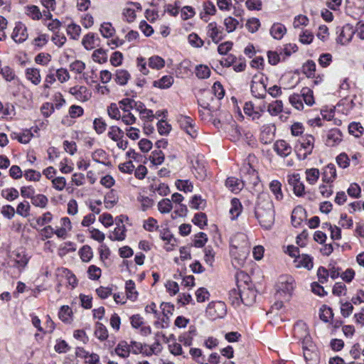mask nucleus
<instances>
[{"mask_svg":"<svg viewBox=\"0 0 364 364\" xmlns=\"http://www.w3.org/2000/svg\"><path fill=\"white\" fill-rule=\"evenodd\" d=\"M255 215L260 225L265 229H270L274 223V206L269 196L266 193L258 198Z\"/></svg>","mask_w":364,"mask_h":364,"instance_id":"nucleus-1","label":"nucleus"},{"mask_svg":"<svg viewBox=\"0 0 364 364\" xmlns=\"http://www.w3.org/2000/svg\"><path fill=\"white\" fill-rule=\"evenodd\" d=\"M250 277L244 272H239L236 274V281L240 298L245 306H252L256 300V291L249 284Z\"/></svg>","mask_w":364,"mask_h":364,"instance_id":"nucleus-2","label":"nucleus"},{"mask_svg":"<svg viewBox=\"0 0 364 364\" xmlns=\"http://www.w3.org/2000/svg\"><path fill=\"white\" fill-rule=\"evenodd\" d=\"M213 95L218 100L223 98L225 90L219 82H215L213 84L211 90L203 91L201 97L198 100L200 107L210 111L211 109L210 102L213 100Z\"/></svg>","mask_w":364,"mask_h":364,"instance_id":"nucleus-3","label":"nucleus"},{"mask_svg":"<svg viewBox=\"0 0 364 364\" xmlns=\"http://www.w3.org/2000/svg\"><path fill=\"white\" fill-rule=\"evenodd\" d=\"M296 282L291 275H282L279 277L277 284V294L287 299H289L294 289Z\"/></svg>","mask_w":364,"mask_h":364,"instance_id":"nucleus-4","label":"nucleus"},{"mask_svg":"<svg viewBox=\"0 0 364 364\" xmlns=\"http://www.w3.org/2000/svg\"><path fill=\"white\" fill-rule=\"evenodd\" d=\"M266 77L262 73L255 74L251 81V92L255 97L262 99L264 98L267 93Z\"/></svg>","mask_w":364,"mask_h":364,"instance_id":"nucleus-5","label":"nucleus"},{"mask_svg":"<svg viewBox=\"0 0 364 364\" xmlns=\"http://www.w3.org/2000/svg\"><path fill=\"white\" fill-rule=\"evenodd\" d=\"M315 139L311 134H306L299 140V145L296 146L298 156L303 159H306L312 153L314 147Z\"/></svg>","mask_w":364,"mask_h":364,"instance_id":"nucleus-6","label":"nucleus"},{"mask_svg":"<svg viewBox=\"0 0 364 364\" xmlns=\"http://www.w3.org/2000/svg\"><path fill=\"white\" fill-rule=\"evenodd\" d=\"M206 314L213 320L223 318L226 314V306L223 301L211 302L207 306Z\"/></svg>","mask_w":364,"mask_h":364,"instance_id":"nucleus-7","label":"nucleus"},{"mask_svg":"<svg viewBox=\"0 0 364 364\" xmlns=\"http://www.w3.org/2000/svg\"><path fill=\"white\" fill-rule=\"evenodd\" d=\"M249 253L250 248H230L232 264L236 268L243 267Z\"/></svg>","mask_w":364,"mask_h":364,"instance_id":"nucleus-8","label":"nucleus"},{"mask_svg":"<svg viewBox=\"0 0 364 364\" xmlns=\"http://www.w3.org/2000/svg\"><path fill=\"white\" fill-rule=\"evenodd\" d=\"M16 43H22L28 38L27 27L22 22H17L11 36Z\"/></svg>","mask_w":364,"mask_h":364,"instance_id":"nucleus-9","label":"nucleus"},{"mask_svg":"<svg viewBox=\"0 0 364 364\" xmlns=\"http://www.w3.org/2000/svg\"><path fill=\"white\" fill-rule=\"evenodd\" d=\"M69 93L80 102H86L91 97V92L90 90L83 85H77L70 87Z\"/></svg>","mask_w":364,"mask_h":364,"instance_id":"nucleus-10","label":"nucleus"},{"mask_svg":"<svg viewBox=\"0 0 364 364\" xmlns=\"http://www.w3.org/2000/svg\"><path fill=\"white\" fill-rule=\"evenodd\" d=\"M273 149L282 158L288 157L292 153L291 145L286 141L280 139L274 142Z\"/></svg>","mask_w":364,"mask_h":364,"instance_id":"nucleus-11","label":"nucleus"},{"mask_svg":"<svg viewBox=\"0 0 364 364\" xmlns=\"http://www.w3.org/2000/svg\"><path fill=\"white\" fill-rule=\"evenodd\" d=\"M288 183L293 187L294 193L297 196H301L304 193L305 187L299 173L289 175Z\"/></svg>","mask_w":364,"mask_h":364,"instance_id":"nucleus-12","label":"nucleus"},{"mask_svg":"<svg viewBox=\"0 0 364 364\" xmlns=\"http://www.w3.org/2000/svg\"><path fill=\"white\" fill-rule=\"evenodd\" d=\"M207 34L213 42L218 43L223 38V31L215 22L210 23L207 26Z\"/></svg>","mask_w":364,"mask_h":364,"instance_id":"nucleus-13","label":"nucleus"},{"mask_svg":"<svg viewBox=\"0 0 364 364\" xmlns=\"http://www.w3.org/2000/svg\"><path fill=\"white\" fill-rule=\"evenodd\" d=\"M230 248H250L247 236L242 232H237L230 240Z\"/></svg>","mask_w":364,"mask_h":364,"instance_id":"nucleus-14","label":"nucleus"},{"mask_svg":"<svg viewBox=\"0 0 364 364\" xmlns=\"http://www.w3.org/2000/svg\"><path fill=\"white\" fill-rule=\"evenodd\" d=\"M25 77L28 81L36 86L40 85L42 81L41 70L37 68H27L25 70Z\"/></svg>","mask_w":364,"mask_h":364,"instance_id":"nucleus-15","label":"nucleus"},{"mask_svg":"<svg viewBox=\"0 0 364 364\" xmlns=\"http://www.w3.org/2000/svg\"><path fill=\"white\" fill-rule=\"evenodd\" d=\"M322 181L326 183L331 184L336 178V166L333 164H328L323 168L321 173Z\"/></svg>","mask_w":364,"mask_h":364,"instance_id":"nucleus-16","label":"nucleus"},{"mask_svg":"<svg viewBox=\"0 0 364 364\" xmlns=\"http://www.w3.org/2000/svg\"><path fill=\"white\" fill-rule=\"evenodd\" d=\"M294 266L296 268H306L310 270L314 267L313 258L308 255L302 254L298 255L294 260Z\"/></svg>","mask_w":364,"mask_h":364,"instance_id":"nucleus-17","label":"nucleus"},{"mask_svg":"<svg viewBox=\"0 0 364 364\" xmlns=\"http://www.w3.org/2000/svg\"><path fill=\"white\" fill-rule=\"evenodd\" d=\"M342 140V133L338 129H333L328 131L326 135V144L328 146H334L338 144Z\"/></svg>","mask_w":364,"mask_h":364,"instance_id":"nucleus-18","label":"nucleus"},{"mask_svg":"<svg viewBox=\"0 0 364 364\" xmlns=\"http://www.w3.org/2000/svg\"><path fill=\"white\" fill-rule=\"evenodd\" d=\"M354 34V31L353 28L348 25H346L343 27L341 31L339 33L338 37V42L342 45H346L348 43Z\"/></svg>","mask_w":364,"mask_h":364,"instance_id":"nucleus-19","label":"nucleus"},{"mask_svg":"<svg viewBox=\"0 0 364 364\" xmlns=\"http://www.w3.org/2000/svg\"><path fill=\"white\" fill-rule=\"evenodd\" d=\"M306 218V211L301 206L296 207L291 213V223L294 227L299 226Z\"/></svg>","mask_w":364,"mask_h":364,"instance_id":"nucleus-20","label":"nucleus"},{"mask_svg":"<svg viewBox=\"0 0 364 364\" xmlns=\"http://www.w3.org/2000/svg\"><path fill=\"white\" fill-rule=\"evenodd\" d=\"M98 37L93 33H88L85 35L82 39V45L85 49L90 50L94 49L97 45Z\"/></svg>","mask_w":364,"mask_h":364,"instance_id":"nucleus-21","label":"nucleus"},{"mask_svg":"<svg viewBox=\"0 0 364 364\" xmlns=\"http://www.w3.org/2000/svg\"><path fill=\"white\" fill-rule=\"evenodd\" d=\"M126 237V228L125 225L121 223L117 224L114 231L110 234L109 238L112 240L122 241L125 239Z\"/></svg>","mask_w":364,"mask_h":364,"instance_id":"nucleus-22","label":"nucleus"},{"mask_svg":"<svg viewBox=\"0 0 364 364\" xmlns=\"http://www.w3.org/2000/svg\"><path fill=\"white\" fill-rule=\"evenodd\" d=\"M286 33V27L280 23H274L270 28L271 36L277 40L282 39Z\"/></svg>","mask_w":364,"mask_h":364,"instance_id":"nucleus-23","label":"nucleus"},{"mask_svg":"<svg viewBox=\"0 0 364 364\" xmlns=\"http://www.w3.org/2000/svg\"><path fill=\"white\" fill-rule=\"evenodd\" d=\"M226 187L233 193H238L244 186L242 181L235 177H229L225 181Z\"/></svg>","mask_w":364,"mask_h":364,"instance_id":"nucleus-24","label":"nucleus"},{"mask_svg":"<svg viewBox=\"0 0 364 364\" xmlns=\"http://www.w3.org/2000/svg\"><path fill=\"white\" fill-rule=\"evenodd\" d=\"M242 206L240 201L237 198H233L230 203V208L229 213L230 218L235 220L238 218L242 212Z\"/></svg>","mask_w":364,"mask_h":364,"instance_id":"nucleus-25","label":"nucleus"},{"mask_svg":"<svg viewBox=\"0 0 364 364\" xmlns=\"http://www.w3.org/2000/svg\"><path fill=\"white\" fill-rule=\"evenodd\" d=\"M215 12L216 8L212 2H205L203 5V11L200 13V17L203 21H208V16H213Z\"/></svg>","mask_w":364,"mask_h":364,"instance_id":"nucleus-26","label":"nucleus"},{"mask_svg":"<svg viewBox=\"0 0 364 364\" xmlns=\"http://www.w3.org/2000/svg\"><path fill=\"white\" fill-rule=\"evenodd\" d=\"M81 27L75 23H71L67 26L66 33L73 40L77 41L81 34Z\"/></svg>","mask_w":364,"mask_h":364,"instance_id":"nucleus-27","label":"nucleus"},{"mask_svg":"<svg viewBox=\"0 0 364 364\" xmlns=\"http://www.w3.org/2000/svg\"><path fill=\"white\" fill-rule=\"evenodd\" d=\"M130 352V346L125 341H120L115 348V353L117 355L123 358H128Z\"/></svg>","mask_w":364,"mask_h":364,"instance_id":"nucleus-28","label":"nucleus"},{"mask_svg":"<svg viewBox=\"0 0 364 364\" xmlns=\"http://www.w3.org/2000/svg\"><path fill=\"white\" fill-rule=\"evenodd\" d=\"M193 173L198 179L203 181L206 178L207 171L204 164L200 163L198 160H196V164H193Z\"/></svg>","mask_w":364,"mask_h":364,"instance_id":"nucleus-29","label":"nucleus"},{"mask_svg":"<svg viewBox=\"0 0 364 364\" xmlns=\"http://www.w3.org/2000/svg\"><path fill=\"white\" fill-rule=\"evenodd\" d=\"M269 187L276 200H282L283 199L284 196L282 191V183L278 180L272 181Z\"/></svg>","mask_w":364,"mask_h":364,"instance_id":"nucleus-30","label":"nucleus"},{"mask_svg":"<svg viewBox=\"0 0 364 364\" xmlns=\"http://www.w3.org/2000/svg\"><path fill=\"white\" fill-rule=\"evenodd\" d=\"M173 83V78L171 75L163 76L161 79L153 82V85L160 89H167Z\"/></svg>","mask_w":364,"mask_h":364,"instance_id":"nucleus-31","label":"nucleus"},{"mask_svg":"<svg viewBox=\"0 0 364 364\" xmlns=\"http://www.w3.org/2000/svg\"><path fill=\"white\" fill-rule=\"evenodd\" d=\"M25 14L35 21L40 20L42 17V13L39 8L35 5H28L25 6Z\"/></svg>","mask_w":364,"mask_h":364,"instance_id":"nucleus-32","label":"nucleus"},{"mask_svg":"<svg viewBox=\"0 0 364 364\" xmlns=\"http://www.w3.org/2000/svg\"><path fill=\"white\" fill-rule=\"evenodd\" d=\"M306 180L310 185H314L320 176V171L318 168H307L305 171Z\"/></svg>","mask_w":364,"mask_h":364,"instance_id":"nucleus-33","label":"nucleus"},{"mask_svg":"<svg viewBox=\"0 0 364 364\" xmlns=\"http://www.w3.org/2000/svg\"><path fill=\"white\" fill-rule=\"evenodd\" d=\"M33 136V134L29 129H26L22 133L14 132L11 134V137L13 139H17L20 143L22 144L28 143Z\"/></svg>","mask_w":364,"mask_h":364,"instance_id":"nucleus-34","label":"nucleus"},{"mask_svg":"<svg viewBox=\"0 0 364 364\" xmlns=\"http://www.w3.org/2000/svg\"><path fill=\"white\" fill-rule=\"evenodd\" d=\"M125 290L127 297L131 301H135L138 296V292L136 290L135 283L132 280L126 282Z\"/></svg>","mask_w":364,"mask_h":364,"instance_id":"nucleus-35","label":"nucleus"},{"mask_svg":"<svg viewBox=\"0 0 364 364\" xmlns=\"http://www.w3.org/2000/svg\"><path fill=\"white\" fill-rule=\"evenodd\" d=\"M267 112L269 114L272 116H277L280 112H282L283 109V103L281 100H275L272 102L268 104L267 107Z\"/></svg>","mask_w":364,"mask_h":364,"instance_id":"nucleus-36","label":"nucleus"},{"mask_svg":"<svg viewBox=\"0 0 364 364\" xmlns=\"http://www.w3.org/2000/svg\"><path fill=\"white\" fill-rule=\"evenodd\" d=\"M130 74L126 70L119 69L116 71L115 81L120 85H125L130 79Z\"/></svg>","mask_w":364,"mask_h":364,"instance_id":"nucleus-37","label":"nucleus"},{"mask_svg":"<svg viewBox=\"0 0 364 364\" xmlns=\"http://www.w3.org/2000/svg\"><path fill=\"white\" fill-rule=\"evenodd\" d=\"M244 112L252 117L253 120L258 119L260 117V112L255 109V107L252 102H247L243 107Z\"/></svg>","mask_w":364,"mask_h":364,"instance_id":"nucleus-38","label":"nucleus"},{"mask_svg":"<svg viewBox=\"0 0 364 364\" xmlns=\"http://www.w3.org/2000/svg\"><path fill=\"white\" fill-rule=\"evenodd\" d=\"M80 259L84 262H88L93 257L92 248L89 245L82 246L79 250Z\"/></svg>","mask_w":364,"mask_h":364,"instance_id":"nucleus-39","label":"nucleus"},{"mask_svg":"<svg viewBox=\"0 0 364 364\" xmlns=\"http://www.w3.org/2000/svg\"><path fill=\"white\" fill-rule=\"evenodd\" d=\"M48 203V198L43 194H35V196L31 199V203L36 206L39 207L41 208H44L46 207Z\"/></svg>","mask_w":364,"mask_h":364,"instance_id":"nucleus-40","label":"nucleus"},{"mask_svg":"<svg viewBox=\"0 0 364 364\" xmlns=\"http://www.w3.org/2000/svg\"><path fill=\"white\" fill-rule=\"evenodd\" d=\"M157 207L161 213L165 214L171 212L173 205L170 199L164 198L158 203Z\"/></svg>","mask_w":364,"mask_h":364,"instance_id":"nucleus-41","label":"nucleus"},{"mask_svg":"<svg viewBox=\"0 0 364 364\" xmlns=\"http://www.w3.org/2000/svg\"><path fill=\"white\" fill-rule=\"evenodd\" d=\"M92 58L95 62L102 64L107 61V55L105 50L99 48L92 53Z\"/></svg>","mask_w":364,"mask_h":364,"instance_id":"nucleus-42","label":"nucleus"},{"mask_svg":"<svg viewBox=\"0 0 364 364\" xmlns=\"http://www.w3.org/2000/svg\"><path fill=\"white\" fill-rule=\"evenodd\" d=\"M301 95L302 96L303 101L309 105L311 106L314 104V98L313 91L309 87H303L301 90Z\"/></svg>","mask_w":364,"mask_h":364,"instance_id":"nucleus-43","label":"nucleus"},{"mask_svg":"<svg viewBox=\"0 0 364 364\" xmlns=\"http://www.w3.org/2000/svg\"><path fill=\"white\" fill-rule=\"evenodd\" d=\"M73 311L68 306H63L59 311V318L63 322L70 323L72 321Z\"/></svg>","mask_w":364,"mask_h":364,"instance_id":"nucleus-44","label":"nucleus"},{"mask_svg":"<svg viewBox=\"0 0 364 364\" xmlns=\"http://www.w3.org/2000/svg\"><path fill=\"white\" fill-rule=\"evenodd\" d=\"M100 31L105 38L112 37L115 33L114 28L112 26V23L109 22L102 23Z\"/></svg>","mask_w":364,"mask_h":364,"instance_id":"nucleus-45","label":"nucleus"},{"mask_svg":"<svg viewBox=\"0 0 364 364\" xmlns=\"http://www.w3.org/2000/svg\"><path fill=\"white\" fill-rule=\"evenodd\" d=\"M290 104L296 109L302 110L304 109L303 99L301 94H293L289 98Z\"/></svg>","mask_w":364,"mask_h":364,"instance_id":"nucleus-46","label":"nucleus"},{"mask_svg":"<svg viewBox=\"0 0 364 364\" xmlns=\"http://www.w3.org/2000/svg\"><path fill=\"white\" fill-rule=\"evenodd\" d=\"M316 63L313 60H308L303 65V72L308 77H314L316 75Z\"/></svg>","mask_w":364,"mask_h":364,"instance_id":"nucleus-47","label":"nucleus"},{"mask_svg":"<svg viewBox=\"0 0 364 364\" xmlns=\"http://www.w3.org/2000/svg\"><path fill=\"white\" fill-rule=\"evenodd\" d=\"M117 203V196L113 190L110 191L105 196V206L107 209H110Z\"/></svg>","mask_w":364,"mask_h":364,"instance_id":"nucleus-48","label":"nucleus"},{"mask_svg":"<svg viewBox=\"0 0 364 364\" xmlns=\"http://www.w3.org/2000/svg\"><path fill=\"white\" fill-rule=\"evenodd\" d=\"M123 131L117 126H112L109 127L107 135L113 141H119L120 138L123 137Z\"/></svg>","mask_w":364,"mask_h":364,"instance_id":"nucleus-49","label":"nucleus"},{"mask_svg":"<svg viewBox=\"0 0 364 364\" xmlns=\"http://www.w3.org/2000/svg\"><path fill=\"white\" fill-rule=\"evenodd\" d=\"M149 159L154 165H161L164 161V154L161 150H154L151 152Z\"/></svg>","mask_w":364,"mask_h":364,"instance_id":"nucleus-50","label":"nucleus"},{"mask_svg":"<svg viewBox=\"0 0 364 364\" xmlns=\"http://www.w3.org/2000/svg\"><path fill=\"white\" fill-rule=\"evenodd\" d=\"M56 79L60 83H64L70 78V73L66 68H60L55 70Z\"/></svg>","mask_w":364,"mask_h":364,"instance_id":"nucleus-51","label":"nucleus"},{"mask_svg":"<svg viewBox=\"0 0 364 364\" xmlns=\"http://www.w3.org/2000/svg\"><path fill=\"white\" fill-rule=\"evenodd\" d=\"M1 196L9 201H13L18 198V191L14 188H9L2 190Z\"/></svg>","mask_w":364,"mask_h":364,"instance_id":"nucleus-52","label":"nucleus"},{"mask_svg":"<svg viewBox=\"0 0 364 364\" xmlns=\"http://www.w3.org/2000/svg\"><path fill=\"white\" fill-rule=\"evenodd\" d=\"M164 64V60L159 56L154 55L149 58V66L153 69H161Z\"/></svg>","mask_w":364,"mask_h":364,"instance_id":"nucleus-53","label":"nucleus"},{"mask_svg":"<svg viewBox=\"0 0 364 364\" xmlns=\"http://www.w3.org/2000/svg\"><path fill=\"white\" fill-rule=\"evenodd\" d=\"M124 19L128 23H132L136 18V11L130 6L125 7L122 12Z\"/></svg>","mask_w":364,"mask_h":364,"instance_id":"nucleus-54","label":"nucleus"},{"mask_svg":"<svg viewBox=\"0 0 364 364\" xmlns=\"http://www.w3.org/2000/svg\"><path fill=\"white\" fill-rule=\"evenodd\" d=\"M30 204L28 201H23L17 205L16 213L23 218H26L29 215L30 212Z\"/></svg>","mask_w":364,"mask_h":364,"instance_id":"nucleus-55","label":"nucleus"},{"mask_svg":"<svg viewBox=\"0 0 364 364\" xmlns=\"http://www.w3.org/2000/svg\"><path fill=\"white\" fill-rule=\"evenodd\" d=\"M176 186L179 191L186 193L192 192L193 189V184L188 180H177Z\"/></svg>","mask_w":364,"mask_h":364,"instance_id":"nucleus-56","label":"nucleus"},{"mask_svg":"<svg viewBox=\"0 0 364 364\" xmlns=\"http://www.w3.org/2000/svg\"><path fill=\"white\" fill-rule=\"evenodd\" d=\"M95 335L100 340L105 341L108 337V332L106 327L103 324L97 323Z\"/></svg>","mask_w":364,"mask_h":364,"instance_id":"nucleus-57","label":"nucleus"},{"mask_svg":"<svg viewBox=\"0 0 364 364\" xmlns=\"http://www.w3.org/2000/svg\"><path fill=\"white\" fill-rule=\"evenodd\" d=\"M238 24V21L231 16H228L224 19V26L228 33L233 32Z\"/></svg>","mask_w":364,"mask_h":364,"instance_id":"nucleus-58","label":"nucleus"},{"mask_svg":"<svg viewBox=\"0 0 364 364\" xmlns=\"http://www.w3.org/2000/svg\"><path fill=\"white\" fill-rule=\"evenodd\" d=\"M107 113L109 117L114 119L119 120L121 117V111L119 106L115 103H112L107 107Z\"/></svg>","mask_w":364,"mask_h":364,"instance_id":"nucleus-59","label":"nucleus"},{"mask_svg":"<svg viewBox=\"0 0 364 364\" xmlns=\"http://www.w3.org/2000/svg\"><path fill=\"white\" fill-rule=\"evenodd\" d=\"M349 133L354 135L355 137H359L363 132L364 128L358 122H352L348 126Z\"/></svg>","mask_w":364,"mask_h":364,"instance_id":"nucleus-60","label":"nucleus"},{"mask_svg":"<svg viewBox=\"0 0 364 364\" xmlns=\"http://www.w3.org/2000/svg\"><path fill=\"white\" fill-rule=\"evenodd\" d=\"M28 261H29V257L23 252L17 253L16 255L15 262H16L18 268H21V269L25 268L26 266L27 265Z\"/></svg>","mask_w":364,"mask_h":364,"instance_id":"nucleus-61","label":"nucleus"},{"mask_svg":"<svg viewBox=\"0 0 364 364\" xmlns=\"http://www.w3.org/2000/svg\"><path fill=\"white\" fill-rule=\"evenodd\" d=\"M143 228L149 232H154L159 228L158 222L154 218H149L144 221Z\"/></svg>","mask_w":364,"mask_h":364,"instance_id":"nucleus-62","label":"nucleus"},{"mask_svg":"<svg viewBox=\"0 0 364 364\" xmlns=\"http://www.w3.org/2000/svg\"><path fill=\"white\" fill-rule=\"evenodd\" d=\"M320 311V318L324 322H328L333 318V311L330 307L323 306Z\"/></svg>","mask_w":364,"mask_h":364,"instance_id":"nucleus-63","label":"nucleus"},{"mask_svg":"<svg viewBox=\"0 0 364 364\" xmlns=\"http://www.w3.org/2000/svg\"><path fill=\"white\" fill-rule=\"evenodd\" d=\"M304 356L308 364H318V358L316 353L312 352L309 349H304Z\"/></svg>","mask_w":364,"mask_h":364,"instance_id":"nucleus-64","label":"nucleus"}]
</instances>
